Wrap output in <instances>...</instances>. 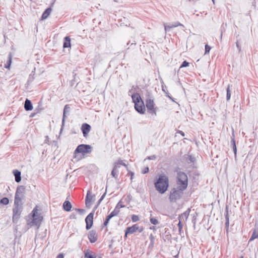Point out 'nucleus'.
<instances>
[{"instance_id":"1","label":"nucleus","mask_w":258,"mask_h":258,"mask_svg":"<svg viewBox=\"0 0 258 258\" xmlns=\"http://www.w3.org/2000/svg\"><path fill=\"white\" fill-rule=\"evenodd\" d=\"M169 186L168 177L164 174L159 175L158 179L155 182V187L159 193L163 194L167 190Z\"/></svg>"},{"instance_id":"2","label":"nucleus","mask_w":258,"mask_h":258,"mask_svg":"<svg viewBox=\"0 0 258 258\" xmlns=\"http://www.w3.org/2000/svg\"><path fill=\"white\" fill-rule=\"evenodd\" d=\"M177 187L185 190L188 185V177L185 173L181 171H177L176 176Z\"/></svg>"},{"instance_id":"3","label":"nucleus","mask_w":258,"mask_h":258,"mask_svg":"<svg viewBox=\"0 0 258 258\" xmlns=\"http://www.w3.org/2000/svg\"><path fill=\"white\" fill-rule=\"evenodd\" d=\"M184 190L176 187H173L171 189L169 197L170 202L175 203L177 200L181 199L183 194Z\"/></svg>"},{"instance_id":"4","label":"nucleus","mask_w":258,"mask_h":258,"mask_svg":"<svg viewBox=\"0 0 258 258\" xmlns=\"http://www.w3.org/2000/svg\"><path fill=\"white\" fill-rule=\"evenodd\" d=\"M30 215L33 218L31 224L32 225L39 226L42 220V217L38 214V210L36 207L33 209Z\"/></svg>"},{"instance_id":"5","label":"nucleus","mask_w":258,"mask_h":258,"mask_svg":"<svg viewBox=\"0 0 258 258\" xmlns=\"http://www.w3.org/2000/svg\"><path fill=\"white\" fill-rule=\"evenodd\" d=\"M92 151V147L89 145L81 144L78 146L74 151V154L81 153L83 155L90 153Z\"/></svg>"},{"instance_id":"6","label":"nucleus","mask_w":258,"mask_h":258,"mask_svg":"<svg viewBox=\"0 0 258 258\" xmlns=\"http://www.w3.org/2000/svg\"><path fill=\"white\" fill-rule=\"evenodd\" d=\"M22 209V206H14L13 209V218L12 220L14 223H17L18 220L20 218Z\"/></svg>"},{"instance_id":"7","label":"nucleus","mask_w":258,"mask_h":258,"mask_svg":"<svg viewBox=\"0 0 258 258\" xmlns=\"http://www.w3.org/2000/svg\"><path fill=\"white\" fill-rule=\"evenodd\" d=\"M143 227H139L138 224H134L132 226L128 227L126 228L125 232V235L126 236L127 234H133L136 231H138L139 233L142 232L143 231Z\"/></svg>"},{"instance_id":"8","label":"nucleus","mask_w":258,"mask_h":258,"mask_svg":"<svg viewBox=\"0 0 258 258\" xmlns=\"http://www.w3.org/2000/svg\"><path fill=\"white\" fill-rule=\"evenodd\" d=\"M146 106L150 113H154L155 115H156V111L154 108V103L153 100L150 99H147L146 100Z\"/></svg>"},{"instance_id":"9","label":"nucleus","mask_w":258,"mask_h":258,"mask_svg":"<svg viewBox=\"0 0 258 258\" xmlns=\"http://www.w3.org/2000/svg\"><path fill=\"white\" fill-rule=\"evenodd\" d=\"M93 213H90L85 218V222L86 224V228L89 230L92 227L93 224Z\"/></svg>"},{"instance_id":"10","label":"nucleus","mask_w":258,"mask_h":258,"mask_svg":"<svg viewBox=\"0 0 258 258\" xmlns=\"http://www.w3.org/2000/svg\"><path fill=\"white\" fill-rule=\"evenodd\" d=\"M70 112V107L69 104H67L64 106L63 111V116L62 119V125L60 131L62 130V128L64 125L66 118L68 115H69Z\"/></svg>"},{"instance_id":"11","label":"nucleus","mask_w":258,"mask_h":258,"mask_svg":"<svg viewBox=\"0 0 258 258\" xmlns=\"http://www.w3.org/2000/svg\"><path fill=\"white\" fill-rule=\"evenodd\" d=\"M91 127L90 124H89L87 123H83L81 129L83 133V136L84 137L86 138L88 136L89 133L91 131Z\"/></svg>"},{"instance_id":"12","label":"nucleus","mask_w":258,"mask_h":258,"mask_svg":"<svg viewBox=\"0 0 258 258\" xmlns=\"http://www.w3.org/2000/svg\"><path fill=\"white\" fill-rule=\"evenodd\" d=\"M135 108L139 113L141 114H144L145 111V107L144 102L142 101L139 103L135 104Z\"/></svg>"},{"instance_id":"13","label":"nucleus","mask_w":258,"mask_h":258,"mask_svg":"<svg viewBox=\"0 0 258 258\" xmlns=\"http://www.w3.org/2000/svg\"><path fill=\"white\" fill-rule=\"evenodd\" d=\"M88 239L92 243L95 242L97 240V235L95 230H92L88 234Z\"/></svg>"},{"instance_id":"14","label":"nucleus","mask_w":258,"mask_h":258,"mask_svg":"<svg viewBox=\"0 0 258 258\" xmlns=\"http://www.w3.org/2000/svg\"><path fill=\"white\" fill-rule=\"evenodd\" d=\"M225 228L226 229L227 233L228 232L229 227V217L228 214V206H226L225 208Z\"/></svg>"},{"instance_id":"15","label":"nucleus","mask_w":258,"mask_h":258,"mask_svg":"<svg viewBox=\"0 0 258 258\" xmlns=\"http://www.w3.org/2000/svg\"><path fill=\"white\" fill-rule=\"evenodd\" d=\"M25 187L23 185H19L17 187L15 195L21 197H25Z\"/></svg>"},{"instance_id":"16","label":"nucleus","mask_w":258,"mask_h":258,"mask_svg":"<svg viewBox=\"0 0 258 258\" xmlns=\"http://www.w3.org/2000/svg\"><path fill=\"white\" fill-rule=\"evenodd\" d=\"M190 209L188 208L186 211L182 213L178 217V220L180 219L181 221H186L189 216Z\"/></svg>"},{"instance_id":"17","label":"nucleus","mask_w":258,"mask_h":258,"mask_svg":"<svg viewBox=\"0 0 258 258\" xmlns=\"http://www.w3.org/2000/svg\"><path fill=\"white\" fill-rule=\"evenodd\" d=\"M132 98L133 102L135 104L140 103L143 101L140 94L138 93H135L132 95Z\"/></svg>"},{"instance_id":"18","label":"nucleus","mask_w":258,"mask_h":258,"mask_svg":"<svg viewBox=\"0 0 258 258\" xmlns=\"http://www.w3.org/2000/svg\"><path fill=\"white\" fill-rule=\"evenodd\" d=\"M24 198V197H21L19 195H15L14 206H22V200Z\"/></svg>"},{"instance_id":"19","label":"nucleus","mask_w":258,"mask_h":258,"mask_svg":"<svg viewBox=\"0 0 258 258\" xmlns=\"http://www.w3.org/2000/svg\"><path fill=\"white\" fill-rule=\"evenodd\" d=\"M13 173L15 176L16 182L19 183L21 181V173L17 169L14 170Z\"/></svg>"},{"instance_id":"20","label":"nucleus","mask_w":258,"mask_h":258,"mask_svg":"<svg viewBox=\"0 0 258 258\" xmlns=\"http://www.w3.org/2000/svg\"><path fill=\"white\" fill-rule=\"evenodd\" d=\"M24 108L26 111H30L33 109V105L31 101L28 99H26L25 101Z\"/></svg>"},{"instance_id":"21","label":"nucleus","mask_w":258,"mask_h":258,"mask_svg":"<svg viewBox=\"0 0 258 258\" xmlns=\"http://www.w3.org/2000/svg\"><path fill=\"white\" fill-rule=\"evenodd\" d=\"M93 199V196L90 194V191H88L85 199V204L87 208L91 206V202Z\"/></svg>"},{"instance_id":"22","label":"nucleus","mask_w":258,"mask_h":258,"mask_svg":"<svg viewBox=\"0 0 258 258\" xmlns=\"http://www.w3.org/2000/svg\"><path fill=\"white\" fill-rule=\"evenodd\" d=\"M84 258H97V255L93 254V252L87 249L84 252Z\"/></svg>"},{"instance_id":"23","label":"nucleus","mask_w":258,"mask_h":258,"mask_svg":"<svg viewBox=\"0 0 258 258\" xmlns=\"http://www.w3.org/2000/svg\"><path fill=\"white\" fill-rule=\"evenodd\" d=\"M72 207L71 203L68 201H66L63 204V208L67 212L70 211Z\"/></svg>"},{"instance_id":"24","label":"nucleus","mask_w":258,"mask_h":258,"mask_svg":"<svg viewBox=\"0 0 258 258\" xmlns=\"http://www.w3.org/2000/svg\"><path fill=\"white\" fill-rule=\"evenodd\" d=\"M51 11H52V9L51 8H47L44 11V12L43 13L42 16H41V19L43 20V19H46L50 15Z\"/></svg>"},{"instance_id":"25","label":"nucleus","mask_w":258,"mask_h":258,"mask_svg":"<svg viewBox=\"0 0 258 258\" xmlns=\"http://www.w3.org/2000/svg\"><path fill=\"white\" fill-rule=\"evenodd\" d=\"M182 26L183 25L181 24V23H180L178 22H175L174 24L170 25H164L165 31V32H166L167 30H168V29L172 28L173 27H177V26Z\"/></svg>"},{"instance_id":"26","label":"nucleus","mask_w":258,"mask_h":258,"mask_svg":"<svg viewBox=\"0 0 258 258\" xmlns=\"http://www.w3.org/2000/svg\"><path fill=\"white\" fill-rule=\"evenodd\" d=\"M71 39L69 37L66 36L64 38L63 46L64 48H68L71 47Z\"/></svg>"},{"instance_id":"27","label":"nucleus","mask_w":258,"mask_h":258,"mask_svg":"<svg viewBox=\"0 0 258 258\" xmlns=\"http://www.w3.org/2000/svg\"><path fill=\"white\" fill-rule=\"evenodd\" d=\"M257 238H258V230L256 229H254L253 230L251 237L249 240V242L252 241Z\"/></svg>"},{"instance_id":"28","label":"nucleus","mask_w":258,"mask_h":258,"mask_svg":"<svg viewBox=\"0 0 258 258\" xmlns=\"http://www.w3.org/2000/svg\"><path fill=\"white\" fill-rule=\"evenodd\" d=\"M33 71H32L31 74L29 75V78H28L27 83L26 84L27 86L29 85L33 81V80L34 79V74H33Z\"/></svg>"},{"instance_id":"29","label":"nucleus","mask_w":258,"mask_h":258,"mask_svg":"<svg viewBox=\"0 0 258 258\" xmlns=\"http://www.w3.org/2000/svg\"><path fill=\"white\" fill-rule=\"evenodd\" d=\"M0 203L4 205H7L9 203V200L8 198H3L0 200Z\"/></svg>"},{"instance_id":"30","label":"nucleus","mask_w":258,"mask_h":258,"mask_svg":"<svg viewBox=\"0 0 258 258\" xmlns=\"http://www.w3.org/2000/svg\"><path fill=\"white\" fill-rule=\"evenodd\" d=\"M226 100L227 101H229L231 97V91L230 90V85H228L227 89H226Z\"/></svg>"},{"instance_id":"31","label":"nucleus","mask_w":258,"mask_h":258,"mask_svg":"<svg viewBox=\"0 0 258 258\" xmlns=\"http://www.w3.org/2000/svg\"><path fill=\"white\" fill-rule=\"evenodd\" d=\"M120 211L118 209H117L116 207L115 208V209H114V210L109 214L112 217H114V216H117L119 213Z\"/></svg>"},{"instance_id":"32","label":"nucleus","mask_w":258,"mask_h":258,"mask_svg":"<svg viewBox=\"0 0 258 258\" xmlns=\"http://www.w3.org/2000/svg\"><path fill=\"white\" fill-rule=\"evenodd\" d=\"M150 221L152 224L154 225H157L159 223L158 219L155 217H151L150 218Z\"/></svg>"},{"instance_id":"33","label":"nucleus","mask_w":258,"mask_h":258,"mask_svg":"<svg viewBox=\"0 0 258 258\" xmlns=\"http://www.w3.org/2000/svg\"><path fill=\"white\" fill-rule=\"evenodd\" d=\"M118 170L115 169H112L111 174L114 178L117 179L118 177Z\"/></svg>"},{"instance_id":"34","label":"nucleus","mask_w":258,"mask_h":258,"mask_svg":"<svg viewBox=\"0 0 258 258\" xmlns=\"http://www.w3.org/2000/svg\"><path fill=\"white\" fill-rule=\"evenodd\" d=\"M112 218V217L110 215H108L106 217V219H105V221L104 222V223H103L104 226H106L107 225V224H108L109 220Z\"/></svg>"},{"instance_id":"35","label":"nucleus","mask_w":258,"mask_h":258,"mask_svg":"<svg viewBox=\"0 0 258 258\" xmlns=\"http://www.w3.org/2000/svg\"><path fill=\"white\" fill-rule=\"evenodd\" d=\"M106 190H107V186H106V190H105V192L103 194V195L101 197L100 199L98 200V202H97V205L99 206V204L101 203V202H102V201L104 199V198H105V195L106 194Z\"/></svg>"},{"instance_id":"36","label":"nucleus","mask_w":258,"mask_h":258,"mask_svg":"<svg viewBox=\"0 0 258 258\" xmlns=\"http://www.w3.org/2000/svg\"><path fill=\"white\" fill-rule=\"evenodd\" d=\"M106 190H107V186H106V190H105V192L103 194V195L101 197L100 199L98 200V202H97V205L99 206V204L101 203V202H102V201L104 199V198H105V195L106 194Z\"/></svg>"},{"instance_id":"37","label":"nucleus","mask_w":258,"mask_h":258,"mask_svg":"<svg viewBox=\"0 0 258 258\" xmlns=\"http://www.w3.org/2000/svg\"><path fill=\"white\" fill-rule=\"evenodd\" d=\"M106 190H107V186H106V190H105V192L103 194V195L101 197L100 199L98 200V202H97V205L99 206V204L101 203V202H102V201L104 199V198H105V195L106 194Z\"/></svg>"},{"instance_id":"38","label":"nucleus","mask_w":258,"mask_h":258,"mask_svg":"<svg viewBox=\"0 0 258 258\" xmlns=\"http://www.w3.org/2000/svg\"><path fill=\"white\" fill-rule=\"evenodd\" d=\"M117 162V163H118L119 165H121L125 167L126 169H127V170H128V168H127V165L125 163H124L123 161L122 160L119 159H118V160Z\"/></svg>"},{"instance_id":"39","label":"nucleus","mask_w":258,"mask_h":258,"mask_svg":"<svg viewBox=\"0 0 258 258\" xmlns=\"http://www.w3.org/2000/svg\"><path fill=\"white\" fill-rule=\"evenodd\" d=\"M132 220L133 222H136L139 220V218L137 215H133L132 216Z\"/></svg>"},{"instance_id":"40","label":"nucleus","mask_w":258,"mask_h":258,"mask_svg":"<svg viewBox=\"0 0 258 258\" xmlns=\"http://www.w3.org/2000/svg\"><path fill=\"white\" fill-rule=\"evenodd\" d=\"M231 145L232 146V147L236 146L235 140L234 139V134H233L232 137H231Z\"/></svg>"},{"instance_id":"41","label":"nucleus","mask_w":258,"mask_h":258,"mask_svg":"<svg viewBox=\"0 0 258 258\" xmlns=\"http://www.w3.org/2000/svg\"><path fill=\"white\" fill-rule=\"evenodd\" d=\"M181 221L180 220V219L179 220V222L177 224V226L178 227V229H179V233H180V231H182V227H183V225L181 223Z\"/></svg>"},{"instance_id":"42","label":"nucleus","mask_w":258,"mask_h":258,"mask_svg":"<svg viewBox=\"0 0 258 258\" xmlns=\"http://www.w3.org/2000/svg\"><path fill=\"white\" fill-rule=\"evenodd\" d=\"M12 63V54L11 53H9L8 56V59L7 61L6 64H11Z\"/></svg>"},{"instance_id":"43","label":"nucleus","mask_w":258,"mask_h":258,"mask_svg":"<svg viewBox=\"0 0 258 258\" xmlns=\"http://www.w3.org/2000/svg\"><path fill=\"white\" fill-rule=\"evenodd\" d=\"M149 239L151 241V244H153L154 242L155 237L152 234H151L149 236Z\"/></svg>"},{"instance_id":"44","label":"nucleus","mask_w":258,"mask_h":258,"mask_svg":"<svg viewBox=\"0 0 258 258\" xmlns=\"http://www.w3.org/2000/svg\"><path fill=\"white\" fill-rule=\"evenodd\" d=\"M211 49V47L208 45L206 44L205 45V54L209 52Z\"/></svg>"},{"instance_id":"45","label":"nucleus","mask_w":258,"mask_h":258,"mask_svg":"<svg viewBox=\"0 0 258 258\" xmlns=\"http://www.w3.org/2000/svg\"><path fill=\"white\" fill-rule=\"evenodd\" d=\"M188 159L191 163H194L196 160L195 158L192 156L191 155H189Z\"/></svg>"},{"instance_id":"46","label":"nucleus","mask_w":258,"mask_h":258,"mask_svg":"<svg viewBox=\"0 0 258 258\" xmlns=\"http://www.w3.org/2000/svg\"><path fill=\"white\" fill-rule=\"evenodd\" d=\"M116 207L119 210L121 208L124 207V205L121 204V202H119L116 206Z\"/></svg>"},{"instance_id":"47","label":"nucleus","mask_w":258,"mask_h":258,"mask_svg":"<svg viewBox=\"0 0 258 258\" xmlns=\"http://www.w3.org/2000/svg\"><path fill=\"white\" fill-rule=\"evenodd\" d=\"M149 171V168L148 166L146 167L142 171V173L143 174L147 173Z\"/></svg>"},{"instance_id":"48","label":"nucleus","mask_w":258,"mask_h":258,"mask_svg":"<svg viewBox=\"0 0 258 258\" xmlns=\"http://www.w3.org/2000/svg\"><path fill=\"white\" fill-rule=\"evenodd\" d=\"M75 210L78 212L80 214H83L85 213V210L82 209H75Z\"/></svg>"},{"instance_id":"49","label":"nucleus","mask_w":258,"mask_h":258,"mask_svg":"<svg viewBox=\"0 0 258 258\" xmlns=\"http://www.w3.org/2000/svg\"><path fill=\"white\" fill-rule=\"evenodd\" d=\"M115 167L116 170H117L118 168H119V165H118L117 162H115L114 163L113 169H115Z\"/></svg>"},{"instance_id":"50","label":"nucleus","mask_w":258,"mask_h":258,"mask_svg":"<svg viewBox=\"0 0 258 258\" xmlns=\"http://www.w3.org/2000/svg\"><path fill=\"white\" fill-rule=\"evenodd\" d=\"M70 218L71 219H76L77 218L76 215L74 213H72L70 216Z\"/></svg>"},{"instance_id":"51","label":"nucleus","mask_w":258,"mask_h":258,"mask_svg":"<svg viewBox=\"0 0 258 258\" xmlns=\"http://www.w3.org/2000/svg\"><path fill=\"white\" fill-rule=\"evenodd\" d=\"M128 174L131 176V180H132L133 179V176L134 175V173L133 172H132V171H128Z\"/></svg>"},{"instance_id":"52","label":"nucleus","mask_w":258,"mask_h":258,"mask_svg":"<svg viewBox=\"0 0 258 258\" xmlns=\"http://www.w3.org/2000/svg\"><path fill=\"white\" fill-rule=\"evenodd\" d=\"M49 141V137L48 136L45 137V139L44 140V143L48 144Z\"/></svg>"},{"instance_id":"53","label":"nucleus","mask_w":258,"mask_h":258,"mask_svg":"<svg viewBox=\"0 0 258 258\" xmlns=\"http://www.w3.org/2000/svg\"><path fill=\"white\" fill-rule=\"evenodd\" d=\"M63 257H64V254L63 253H59L57 256V258H63Z\"/></svg>"},{"instance_id":"54","label":"nucleus","mask_w":258,"mask_h":258,"mask_svg":"<svg viewBox=\"0 0 258 258\" xmlns=\"http://www.w3.org/2000/svg\"><path fill=\"white\" fill-rule=\"evenodd\" d=\"M233 152H234L235 155H236V152H237L236 146L233 147Z\"/></svg>"},{"instance_id":"55","label":"nucleus","mask_w":258,"mask_h":258,"mask_svg":"<svg viewBox=\"0 0 258 258\" xmlns=\"http://www.w3.org/2000/svg\"><path fill=\"white\" fill-rule=\"evenodd\" d=\"M38 112L37 111V112H34V113H31V115H30V117H34V116L35 115V114H36L37 113H38Z\"/></svg>"},{"instance_id":"56","label":"nucleus","mask_w":258,"mask_h":258,"mask_svg":"<svg viewBox=\"0 0 258 258\" xmlns=\"http://www.w3.org/2000/svg\"><path fill=\"white\" fill-rule=\"evenodd\" d=\"M178 133H179L182 137L184 136V133L182 131H179Z\"/></svg>"},{"instance_id":"57","label":"nucleus","mask_w":258,"mask_h":258,"mask_svg":"<svg viewBox=\"0 0 258 258\" xmlns=\"http://www.w3.org/2000/svg\"><path fill=\"white\" fill-rule=\"evenodd\" d=\"M98 206L97 205H96V206L94 207L93 210V211H92L91 213H94V212H95V211L96 210V209L98 208Z\"/></svg>"},{"instance_id":"58","label":"nucleus","mask_w":258,"mask_h":258,"mask_svg":"<svg viewBox=\"0 0 258 258\" xmlns=\"http://www.w3.org/2000/svg\"><path fill=\"white\" fill-rule=\"evenodd\" d=\"M181 64H189V63L186 61V60H184L183 61Z\"/></svg>"},{"instance_id":"59","label":"nucleus","mask_w":258,"mask_h":258,"mask_svg":"<svg viewBox=\"0 0 258 258\" xmlns=\"http://www.w3.org/2000/svg\"><path fill=\"white\" fill-rule=\"evenodd\" d=\"M11 66H4V68L8 70H10Z\"/></svg>"},{"instance_id":"60","label":"nucleus","mask_w":258,"mask_h":258,"mask_svg":"<svg viewBox=\"0 0 258 258\" xmlns=\"http://www.w3.org/2000/svg\"><path fill=\"white\" fill-rule=\"evenodd\" d=\"M148 159H155V156H151V157H148Z\"/></svg>"},{"instance_id":"61","label":"nucleus","mask_w":258,"mask_h":258,"mask_svg":"<svg viewBox=\"0 0 258 258\" xmlns=\"http://www.w3.org/2000/svg\"><path fill=\"white\" fill-rule=\"evenodd\" d=\"M236 46L238 48L239 50H240V47L238 42H236Z\"/></svg>"},{"instance_id":"62","label":"nucleus","mask_w":258,"mask_h":258,"mask_svg":"<svg viewBox=\"0 0 258 258\" xmlns=\"http://www.w3.org/2000/svg\"><path fill=\"white\" fill-rule=\"evenodd\" d=\"M166 93L167 94V95H166V96H167L168 98H169L170 99L173 100V99H172V98H171V97L169 95V94H168L167 93Z\"/></svg>"},{"instance_id":"63","label":"nucleus","mask_w":258,"mask_h":258,"mask_svg":"<svg viewBox=\"0 0 258 258\" xmlns=\"http://www.w3.org/2000/svg\"><path fill=\"white\" fill-rule=\"evenodd\" d=\"M150 229H152V230H156L155 227L154 226H153V227H151Z\"/></svg>"},{"instance_id":"64","label":"nucleus","mask_w":258,"mask_h":258,"mask_svg":"<svg viewBox=\"0 0 258 258\" xmlns=\"http://www.w3.org/2000/svg\"><path fill=\"white\" fill-rule=\"evenodd\" d=\"M195 220H196V218L192 220V222L194 223V224H195V223H196V221Z\"/></svg>"}]
</instances>
